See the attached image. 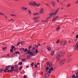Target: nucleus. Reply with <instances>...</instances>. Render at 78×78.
Returning <instances> with one entry per match:
<instances>
[{"label":"nucleus","mask_w":78,"mask_h":78,"mask_svg":"<svg viewBox=\"0 0 78 78\" xmlns=\"http://www.w3.org/2000/svg\"><path fill=\"white\" fill-rule=\"evenodd\" d=\"M14 69V67L13 66H12L11 67V70H12V72Z\"/></svg>","instance_id":"2eb2a0df"},{"label":"nucleus","mask_w":78,"mask_h":78,"mask_svg":"<svg viewBox=\"0 0 78 78\" xmlns=\"http://www.w3.org/2000/svg\"><path fill=\"white\" fill-rule=\"evenodd\" d=\"M41 22H47V21H46V20H43L41 21Z\"/></svg>","instance_id":"c756f323"},{"label":"nucleus","mask_w":78,"mask_h":78,"mask_svg":"<svg viewBox=\"0 0 78 78\" xmlns=\"http://www.w3.org/2000/svg\"><path fill=\"white\" fill-rule=\"evenodd\" d=\"M22 68V66H21L19 69L20 70Z\"/></svg>","instance_id":"5fc2aeb1"},{"label":"nucleus","mask_w":78,"mask_h":78,"mask_svg":"<svg viewBox=\"0 0 78 78\" xmlns=\"http://www.w3.org/2000/svg\"><path fill=\"white\" fill-rule=\"evenodd\" d=\"M19 44H20V42H18V43L17 44V45H19Z\"/></svg>","instance_id":"e2e57ef3"},{"label":"nucleus","mask_w":78,"mask_h":78,"mask_svg":"<svg viewBox=\"0 0 78 78\" xmlns=\"http://www.w3.org/2000/svg\"><path fill=\"white\" fill-rule=\"evenodd\" d=\"M51 4L53 6H54L55 7V2H51Z\"/></svg>","instance_id":"ddd939ff"},{"label":"nucleus","mask_w":78,"mask_h":78,"mask_svg":"<svg viewBox=\"0 0 78 78\" xmlns=\"http://www.w3.org/2000/svg\"><path fill=\"white\" fill-rule=\"evenodd\" d=\"M50 74H49V73H47L45 74V77H48V76H50Z\"/></svg>","instance_id":"f8f14e48"},{"label":"nucleus","mask_w":78,"mask_h":78,"mask_svg":"<svg viewBox=\"0 0 78 78\" xmlns=\"http://www.w3.org/2000/svg\"><path fill=\"white\" fill-rule=\"evenodd\" d=\"M35 5V6H37V7H39V6L40 5H41V4H37L36 3V2H35L34 3V6Z\"/></svg>","instance_id":"9b49d317"},{"label":"nucleus","mask_w":78,"mask_h":78,"mask_svg":"<svg viewBox=\"0 0 78 78\" xmlns=\"http://www.w3.org/2000/svg\"><path fill=\"white\" fill-rule=\"evenodd\" d=\"M34 46L35 47H38V46H37V45H36V44H35Z\"/></svg>","instance_id":"13d9d810"},{"label":"nucleus","mask_w":78,"mask_h":78,"mask_svg":"<svg viewBox=\"0 0 78 78\" xmlns=\"http://www.w3.org/2000/svg\"><path fill=\"white\" fill-rule=\"evenodd\" d=\"M35 50H36L35 53L36 54H37V53H38V50H37V49H36Z\"/></svg>","instance_id":"f704fd0d"},{"label":"nucleus","mask_w":78,"mask_h":78,"mask_svg":"<svg viewBox=\"0 0 78 78\" xmlns=\"http://www.w3.org/2000/svg\"><path fill=\"white\" fill-rule=\"evenodd\" d=\"M38 14V13L34 14L33 15H34V16H35L36 15H37Z\"/></svg>","instance_id":"864d4df0"},{"label":"nucleus","mask_w":78,"mask_h":78,"mask_svg":"<svg viewBox=\"0 0 78 78\" xmlns=\"http://www.w3.org/2000/svg\"><path fill=\"white\" fill-rule=\"evenodd\" d=\"M59 40H57L56 43V44H59Z\"/></svg>","instance_id":"c9c22d12"},{"label":"nucleus","mask_w":78,"mask_h":78,"mask_svg":"<svg viewBox=\"0 0 78 78\" xmlns=\"http://www.w3.org/2000/svg\"><path fill=\"white\" fill-rule=\"evenodd\" d=\"M39 18V17H36L34 18V20H35L36 19H38Z\"/></svg>","instance_id":"393cba45"},{"label":"nucleus","mask_w":78,"mask_h":78,"mask_svg":"<svg viewBox=\"0 0 78 78\" xmlns=\"http://www.w3.org/2000/svg\"><path fill=\"white\" fill-rule=\"evenodd\" d=\"M28 51V49H26L25 50H24V52H25V53H26V52H27V51Z\"/></svg>","instance_id":"e433bc0d"},{"label":"nucleus","mask_w":78,"mask_h":78,"mask_svg":"<svg viewBox=\"0 0 78 78\" xmlns=\"http://www.w3.org/2000/svg\"><path fill=\"white\" fill-rule=\"evenodd\" d=\"M24 50H25V49L24 48H21V51H22V50L23 51Z\"/></svg>","instance_id":"49530a36"},{"label":"nucleus","mask_w":78,"mask_h":78,"mask_svg":"<svg viewBox=\"0 0 78 78\" xmlns=\"http://www.w3.org/2000/svg\"><path fill=\"white\" fill-rule=\"evenodd\" d=\"M35 68H37V65H35Z\"/></svg>","instance_id":"6e6d98bb"},{"label":"nucleus","mask_w":78,"mask_h":78,"mask_svg":"<svg viewBox=\"0 0 78 78\" xmlns=\"http://www.w3.org/2000/svg\"><path fill=\"white\" fill-rule=\"evenodd\" d=\"M21 9H22V10H27L28 9L27 7H22L21 8Z\"/></svg>","instance_id":"1a4fd4ad"},{"label":"nucleus","mask_w":78,"mask_h":78,"mask_svg":"<svg viewBox=\"0 0 78 78\" xmlns=\"http://www.w3.org/2000/svg\"><path fill=\"white\" fill-rule=\"evenodd\" d=\"M10 67H11V66H7L4 70L5 72H6L8 70L9 68H10Z\"/></svg>","instance_id":"39448f33"},{"label":"nucleus","mask_w":78,"mask_h":78,"mask_svg":"<svg viewBox=\"0 0 78 78\" xmlns=\"http://www.w3.org/2000/svg\"><path fill=\"white\" fill-rule=\"evenodd\" d=\"M59 17V16H56L55 17H54L53 20H52V22H54V21H55V20H56Z\"/></svg>","instance_id":"9d476101"},{"label":"nucleus","mask_w":78,"mask_h":78,"mask_svg":"<svg viewBox=\"0 0 78 78\" xmlns=\"http://www.w3.org/2000/svg\"><path fill=\"white\" fill-rule=\"evenodd\" d=\"M67 17V15H65L64 16V17Z\"/></svg>","instance_id":"69168bd1"},{"label":"nucleus","mask_w":78,"mask_h":78,"mask_svg":"<svg viewBox=\"0 0 78 78\" xmlns=\"http://www.w3.org/2000/svg\"><path fill=\"white\" fill-rule=\"evenodd\" d=\"M78 76H77L76 77H75L74 78H78Z\"/></svg>","instance_id":"0e129e2a"},{"label":"nucleus","mask_w":78,"mask_h":78,"mask_svg":"<svg viewBox=\"0 0 78 78\" xmlns=\"http://www.w3.org/2000/svg\"><path fill=\"white\" fill-rule=\"evenodd\" d=\"M68 56H69V57H70V56H72V55L71 54H68Z\"/></svg>","instance_id":"2f4dec72"},{"label":"nucleus","mask_w":78,"mask_h":78,"mask_svg":"<svg viewBox=\"0 0 78 78\" xmlns=\"http://www.w3.org/2000/svg\"><path fill=\"white\" fill-rule=\"evenodd\" d=\"M34 62H32V63L31 64V66H34Z\"/></svg>","instance_id":"58836bf2"},{"label":"nucleus","mask_w":78,"mask_h":78,"mask_svg":"<svg viewBox=\"0 0 78 78\" xmlns=\"http://www.w3.org/2000/svg\"><path fill=\"white\" fill-rule=\"evenodd\" d=\"M35 52H30V53H29V55H31V56H34V55H35Z\"/></svg>","instance_id":"6e6552de"},{"label":"nucleus","mask_w":78,"mask_h":78,"mask_svg":"<svg viewBox=\"0 0 78 78\" xmlns=\"http://www.w3.org/2000/svg\"><path fill=\"white\" fill-rule=\"evenodd\" d=\"M47 50L48 51H51V48L50 47H48Z\"/></svg>","instance_id":"f3484780"},{"label":"nucleus","mask_w":78,"mask_h":78,"mask_svg":"<svg viewBox=\"0 0 78 78\" xmlns=\"http://www.w3.org/2000/svg\"><path fill=\"white\" fill-rule=\"evenodd\" d=\"M28 12H29V14H31V10H30L29 9L28 10Z\"/></svg>","instance_id":"bb28decb"},{"label":"nucleus","mask_w":78,"mask_h":78,"mask_svg":"<svg viewBox=\"0 0 78 78\" xmlns=\"http://www.w3.org/2000/svg\"><path fill=\"white\" fill-rule=\"evenodd\" d=\"M64 9V8L63 7H62L61 8V9Z\"/></svg>","instance_id":"338daca9"},{"label":"nucleus","mask_w":78,"mask_h":78,"mask_svg":"<svg viewBox=\"0 0 78 78\" xmlns=\"http://www.w3.org/2000/svg\"><path fill=\"white\" fill-rule=\"evenodd\" d=\"M18 64H19V65H20V66H21V65H22V62H20L18 63Z\"/></svg>","instance_id":"473e14b6"},{"label":"nucleus","mask_w":78,"mask_h":78,"mask_svg":"<svg viewBox=\"0 0 78 78\" xmlns=\"http://www.w3.org/2000/svg\"><path fill=\"white\" fill-rule=\"evenodd\" d=\"M40 14H43L44 13V8H41L40 9Z\"/></svg>","instance_id":"0eeeda50"},{"label":"nucleus","mask_w":78,"mask_h":78,"mask_svg":"<svg viewBox=\"0 0 78 78\" xmlns=\"http://www.w3.org/2000/svg\"><path fill=\"white\" fill-rule=\"evenodd\" d=\"M67 8H70V4L69 3L67 5Z\"/></svg>","instance_id":"412c9836"},{"label":"nucleus","mask_w":78,"mask_h":78,"mask_svg":"<svg viewBox=\"0 0 78 78\" xmlns=\"http://www.w3.org/2000/svg\"><path fill=\"white\" fill-rule=\"evenodd\" d=\"M14 71H15L16 72H17L19 71V69H15Z\"/></svg>","instance_id":"c85d7f7f"},{"label":"nucleus","mask_w":78,"mask_h":78,"mask_svg":"<svg viewBox=\"0 0 78 78\" xmlns=\"http://www.w3.org/2000/svg\"><path fill=\"white\" fill-rule=\"evenodd\" d=\"M6 49V47H4L2 48V50L3 51H5V50Z\"/></svg>","instance_id":"cd10ccee"},{"label":"nucleus","mask_w":78,"mask_h":78,"mask_svg":"<svg viewBox=\"0 0 78 78\" xmlns=\"http://www.w3.org/2000/svg\"><path fill=\"white\" fill-rule=\"evenodd\" d=\"M27 78V76L26 75H24V78Z\"/></svg>","instance_id":"052dcab7"},{"label":"nucleus","mask_w":78,"mask_h":78,"mask_svg":"<svg viewBox=\"0 0 78 78\" xmlns=\"http://www.w3.org/2000/svg\"><path fill=\"white\" fill-rule=\"evenodd\" d=\"M10 15L13 17H16L17 16V15L16 14H10Z\"/></svg>","instance_id":"aec40b11"},{"label":"nucleus","mask_w":78,"mask_h":78,"mask_svg":"<svg viewBox=\"0 0 78 78\" xmlns=\"http://www.w3.org/2000/svg\"><path fill=\"white\" fill-rule=\"evenodd\" d=\"M35 76H36V74H35V73H34L33 74V77H35Z\"/></svg>","instance_id":"603ef678"},{"label":"nucleus","mask_w":78,"mask_h":78,"mask_svg":"<svg viewBox=\"0 0 78 78\" xmlns=\"http://www.w3.org/2000/svg\"><path fill=\"white\" fill-rule=\"evenodd\" d=\"M7 72L8 73H11H11H12V71L11 70H9Z\"/></svg>","instance_id":"a878e982"},{"label":"nucleus","mask_w":78,"mask_h":78,"mask_svg":"<svg viewBox=\"0 0 78 78\" xmlns=\"http://www.w3.org/2000/svg\"><path fill=\"white\" fill-rule=\"evenodd\" d=\"M75 75H73L72 76V78H75Z\"/></svg>","instance_id":"8fccbe9b"},{"label":"nucleus","mask_w":78,"mask_h":78,"mask_svg":"<svg viewBox=\"0 0 78 78\" xmlns=\"http://www.w3.org/2000/svg\"><path fill=\"white\" fill-rule=\"evenodd\" d=\"M58 11H59V8H58V9L55 11V13H51L50 14V16L47 18L48 19H50V18L51 17V16H55L56 15V14H57V13L58 12Z\"/></svg>","instance_id":"f03ea898"},{"label":"nucleus","mask_w":78,"mask_h":78,"mask_svg":"<svg viewBox=\"0 0 78 78\" xmlns=\"http://www.w3.org/2000/svg\"><path fill=\"white\" fill-rule=\"evenodd\" d=\"M51 73V71L49 70V71H48V73L50 74V73Z\"/></svg>","instance_id":"37998d69"},{"label":"nucleus","mask_w":78,"mask_h":78,"mask_svg":"<svg viewBox=\"0 0 78 78\" xmlns=\"http://www.w3.org/2000/svg\"><path fill=\"white\" fill-rule=\"evenodd\" d=\"M47 67H51L52 66V65H53L52 63L49 62H48L47 63Z\"/></svg>","instance_id":"7ed1b4c3"},{"label":"nucleus","mask_w":78,"mask_h":78,"mask_svg":"<svg viewBox=\"0 0 78 78\" xmlns=\"http://www.w3.org/2000/svg\"><path fill=\"white\" fill-rule=\"evenodd\" d=\"M35 48H34H34H32V49L33 50H35Z\"/></svg>","instance_id":"680f3d73"},{"label":"nucleus","mask_w":78,"mask_h":78,"mask_svg":"<svg viewBox=\"0 0 78 78\" xmlns=\"http://www.w3.org/2000/svg\"><path fill=\"white\" fill-rule=\"evenodd\" d=\"M27 52L28 53V55L29 54V53H30V50H29L27 51Z\"/></svg>","instance_id":"a19ab883"},{"label":"nucleus","mask_w":78,"mask_h":78,"mask_svg":"<svg viewBox=\"0 0 78 78\" xmlns=\"http://www.w3.org/2000/svg\"><path fill=\"white\" fill-rule=\"evenodd\" d=\"M26 61V60L24 58H23L22 60V62H24V61Z\"/></svg>","instance_id":"72a5a7b5"},{"label":"nucleus","mask_w":78,"mask_h":78,"mask_svg":"<svg viewBox=\"0 0 78 78\" xmlns=\"http://www.w3.org/2000/svg\"><path fill=\"white\" fill-rule=\"evenodd\" d=\"M65 55V53L63 51H60L59 54L56 55V58L57 59V61H58L59 60V58L62 57Z\"/></svg>","instance_id":"f257e3e1"},{"label":"nucleus","mask_w":78,"mask_h":78,"mask_svg":"<svg viewBox=\"0 0 78 78\" xmlns=\"http://www.w3.org/2000/svg\"><path fill=\"white\" fill-rule=\"evenodd\" d=\"M48 69H49V68H48V67H46V70H48Z\"/></svg>","instance_id":"79ce46f5"},{"label":"nucleus","mask_w":78,"mask_h":78,"mask_svg":"<svg viewBox=\"0 0 78 78\" xmlns=\"http://www.w3.org/2000/svg\"><path fill=\"white\" fill-rule=\"evenodd\" d=\"M15 68H18V66L17 65H15L14 66Z\"/></svg>","instance_id":"4c0bfd02"},{"label":"nucleus","mask_w":78,"mask_h":78,"mask_svg":"<svg viewBox=\"0 0 78 78\" xmlns=\"http://www.w3.org/2000/svg\"><path fill=\"white\" fill-rule=\"evenodd\" d=\"M71 61H72V59L70 58L68 59L67 60V62H70Z\"/></svg>","instance_id":"6ab92c4d"},{"label":"nucleus","mask_w":78,"mask_h":78,"mask_svg":"<svg viewBox=\"0 0 78 78\" xmlns=\"http://www.w3.org/2000/svg\"><path fill=\"white\" fill-rule=\"evenodd\" d=\"M31 56L30 55H28L27 56V59H31Z\"/></svg>","instance_id":"4468645a"},{"label":"nucleus","mask_w":78,"mask_h":78,"mask_svg":"<svg viewBox=\"0 0 78 78\" xmlns=\"http://www.w3.org/2000/svg\"><path fill=\"white\" fill-rule=\"evenodd\" d=\"M65 61H66V59L63 60L62 61H60L59 62V64L60 65L62 66V65H64V64Z\"/></svg>","instance_id":"20e7f679"},{"label":"nucleus","mask_w":78,"mask_h":78,"mask_svg":"<svg viewBox=\"0 0 78 78\" xmlns=\"http://www.w3.org/2000/svg\"><path fill=\"white\" fill-rule=\"evenodd\" d=\"M54 54H55V51H54L51 52V56H53L54 55Z\"/></svg>","instance_id":"dca6fc26"},{"label":"nucleus","mask_w":78,"mask_h":78,"mask_svg":"<svg viewBox=\"0 0 78 78\" xmlns=\"http://www.w3.org/2000/svg\"><path fill=\"white\" fill-rule=\"evenodd\" d=\"M49 71H51V70H53V67H52L49 69Z\"/></svg>","instance_id":"5701e85b"},{"label":"nucleus","mask_w":78,"mask_h":78,"mask_svg":"<svg viewBox=\"0 0 78 78\" xmlns=\"http://www.w3.org/2000/svg\"><path fill=\"white\" fill-rule=\"evenodd\" d=\"M31 48V46H30L29 47V50H30Z\"/></svg>","instance_id":"c03bdc74"},{"label":"nucleus","mask_w":78,"mask_h":78,"mask_svg":"<svg viewBox=\"0 0 78 78\" xmlns=\"http://www.w3.org/2000/svg\"><path fill=\"white\" fill-rule=\"evenodd\" d=\"M13 49H10V52H13Z\"/></svg>","instance_id":"ea45409f"},{"label":"nucleus","mask_w":78,"mask_h":78,"mask_svg":"<svg viewBox=\"0 0 78 78\" xmlns=\"http://www.w3.org/2000/svg\"><path fill=\"white\" fill-rule=\"evenodd\" d=\"M76 76H78V71L76 73Z\"/></svg>","instance_id":"de8ad7c7"},{"label":"nucleus","mask_w":78,"mask_h":78,"mask_svg":"<svg viewBox=\"0 0 78 78\" xmlns=\"http://www.w3.org/2000/svg\"><path fill=\"white\" fill-rule=\"evenodd\" d=\"M15 53L16 54H19V55H20V52L18 51H16L15 52Z\"/></svg>","instance_id":"7c9ffc66"},{"label":"nucleus","mask_w":78,"mask_h":78,"mask_svg":"<svg viewBox=\"0 0 78 78\" xmlns=\"http://www.w3.org/2000/svg\"><path fill=\"white\" fill-rule=\"evenodd\" d=\"M59 29H60V27H58L56 28V31H58L59 30Z\"/></svg>","instance_id":"a211bd4d"},{"label":"nucleus","mask_w":78,"mask_h":78,"mask_svg":"<svg viewBox=\"0 0 78 78\" xmlns=\"http://www.w3.org/2000/svg\"><path fill=\"white\" fill-rule=\"evenodd\" d=\"M0 15H5V14L3 13H2L1 12H0Z\"/></svg>","instance_id":"3c124183"},{"label":"nucleus","mask_w":78,"mask_h":78,"mask_svg":"<svg viewBox=\"0 0 78 78\" xmlns=\"http://www.w3.org/2000/svg\"><path fill=\"white\" fill-rule=\"evenodd\" d=\"M35 2H29L28 3L29 5H31V6H34V3Z\"/></svg>","instance_id":"423d86ee"},{"label":"nucleus","mask_w":78,"mask_h":78,"mask_svg":"<svg viewBox=\"0 0 78 78\" xmlns=\"http://www.w3.org/2000/svg\"><path fill=\"white\" fill-rule=\"evenodd\" d=\"M11 48H12V49H14L15 48V46L13 45H12L11 46Z\"/></svg>","instance_id":"4be33fe9"},{"label":"nucleus","mask_w":78,"mask_h":78,"mask_svg":"<svg viewBox=\"0 0 78 78\" xmlns=\"http://www.w3.org/2000/svg\"><path fill=\"white\" fill-rule=\"evenodd\" d=\"M76 39H77L78 38V34H77L76 35Z\"/></svg>","instance_id":"09e8293b"},{"label":"nucleus","mask_w":78,"mask_h":78,"mask_svg":"<svg viewBox=\"0 0 78 78\" xmlns=\"http://www.w3.org/2000/svg\"><path fill=\"white\" fill-rule=\"evenodd\" d=\"M76 4H77V3H78V1H77L76 2Z\"/></svg>","instance_id":"774afa93"},{"label":"nucleus","mask_w":78,"mask_h":78,"mask_svg":"<svg viewBox=\"0 0 78 78\" xmlns=\"http://www.w3.org/2000/svg\"><path fill=\"white\" fill-rule=\"evenodd\" d=\"M2 71H3V69H0V72H2Z\"/></svg>","instance_id":"4d7b16f0"},{"label":"nucleus","mask_w":78,"mask_h":78,"mask_svg":"<svg viewBox=\"0 0 78 78\" xmlns=\"http://www.w3.org/2000/svg\"><path fill=\"white\" fill-rule=\"evenodd\" d=\"M12 20H13V19H11L10 20H9V22H11V21H12Z\"/></svg>","instance_id":"bf43d9fd"},{"label":"nucleus","mask_w":78,"mask_h":78,"mask_svg":"<svg viewBox=\"0 0 78 78\" xmlns=\"http://www.w3.org/2000/svg\"><path fill=\"white\" fill-rule=\"evenodd\" d=\"M39 21V20H36L34 21V22H38Z\"/></svg>","instance_id":"a18cd8bd"},{"label":"nucleus","mask_w":78,"mask_h":78,"mask_svg":"<svg viewBox=\"0 0 78 78\" xmlns=\"http://www.w3.org/2000/svg\"><path fill=\"white\" fill-rule=\"evenodd\" d=\"M46 5L48 6V7H49V8H50V5L49 4H46Z\"/></svg>","instance_id":"b1692460"}]
</instances>
